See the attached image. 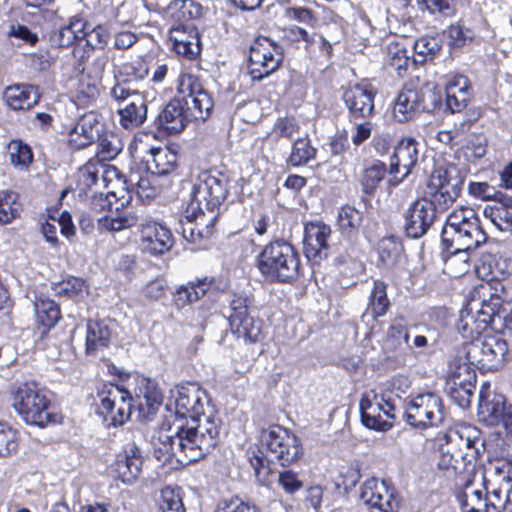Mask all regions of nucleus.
Returning a JSON list of instances; mask_svg holds the SVG:
<instances>
[{"instance_id":"obj_64","label":"nucleus","mask_w":512,"mask_h":512,"mask_svg":"<svg viewBox=\"0 0 512 512\" xmlns=\"http://www.w3.org/2000/svg\"><path fill=\"white\" fill-rule=\"evenodd\" d=\"M213 512H261L260 508L238 495L224 498L217 502Z\"/></svg>"},{"instance_id":"obj_20","label":"nucleus","mask_w":512,"mask_h":512,"mask_svg":"<svg viewBox=\"0 0 512 512\" xmlns=\"http://www.w3.org/2000/svg\"><path fill=\"white\" fill-rule=\"evenodd\" d=\"M144 458L135 442L128 443L116 454L110 473L123 483L131 484L141 475Z\"/></svg>"},{"instance_id":"obj_54","label":"nucleus","mask_w":512,"mask_h":512,"mask_svg":"<svg viewBox=\"0 0 512 512\" xmlns=\"http://www.w3.org/2000/svg\"><path fill=\"white\" fill-rule=\"evenodd\" d=\"M52 290L58 297H64L78 301L88 294V285L86 281L80 277L68 276L59 282L52 283Z\"/></svg>"},{"instance_id":"obj_33","label":"nucleus","mask_w":512,"mask_h":512,"mask_svg":"<svg viewBox=\"0 0 512 512\" xmlns=\"http://www.w3.org/2000/svg\"><path fill=\"white\" fill-rule=\"evenodd\" d=\"M441 246L444 273L452 278H460L470 271V251L476 248L458 247L457 244L450 246L449 243H441Z\"/></svg>"},{"instance_id":"obj_44","label":"nucleus","mask_w":512,"mask_h":512,"mask_svg":"<svg viewBox=\"0 0 512 512\" xmlns=\"http://www.w3.org/2000/svg\"><path fill=\"white\" fill-rule=\"evenodd\" d=\"M360 418L363 426L378 432H387L393 427V422L382 416L381 406L367 396H363L359 404Z\"/></svg>"},{"instance_id":"obj_34","label":"nucleus","mask_w":512,"mask_h":512,"mask_svg":"<svg viewBox=\"0 0 512 512\" xmlns=\"http://www.w3.org/2000/svg\"><path fill=\"white\" fill-rule=\"evenodd\" d=\"M151 159L146 161L147 172L158 177L178 175L179 155L169 146L151 147L149 149Z\"/></svg>"},{"instance_id":"obj_41","label":"nucleus","mask_w":512,"mask_h":512,"mask_svg":"<svg viewBox=\"0 0 512 512\" xmlns=\"http://www.w3.org/2000/svg\"><path fill=\"white\" fill-rule=\"evenodd\" d=\"M476 378L475 372L468 371L465 378H461V374H458L447 382L448 396L459 407H470L476 389Z\"/></svg>"},{"instance_id":"obj_36","label":"nucleus","mask_w":512,"mask_h":512,"mask_svg":"<svg viewBox=\"0 0 512 512\" xmlns=\"http://www.w3.org/2000/svg\"><path fill=\"white\" fill-rule=\"evenodd\" d=\"M87 19L80 15H74L68 22L50 34V41L58 48H69L83 42Z\"/></svg>"},{"instance_id":"obj_4","label":"nucleus","mask_w":512,"mask_h":512,"mask_svg":"<svg viewBox=\"0 0 512 512\" xmlns=\"http://www.w3.org/2000/svg\"><path fill=\"white\" fill-rule=\"evenodd\" d=\"M254 265L269 283L293 284L303 276L300 252L284 238H276L263 245L255 256Z\"/></svg>"},{"instance_id":"obj_55","label":"nucleus","mask_w":512,"mask_h":512,"mask_svg":"<svg viewBox=\"0 0 512 512\" xmlns=\"http://www.w3.org/2000/svg\"><path fill=\"white\" fill-rule=\"evenodd\" d=\"M389 50V67L403 78L408 75L411 68H417L415 57L409 55L408 50L399 43L391 44Z\"/></svg>"},{"instance_id":"obj_63","label":"nucleus","mask_w":512,"mask_h":512,"mask_svg":"<svg viewBox=\"0 0 512 512\" xmlns=\"http://www.w3.org/2000/svg\"><path fill=\"white\" fill-rule=\"evenodd\" d=\"M70 58L67 61V69L71 75L79 76L84 74L89 59L91 58L94 50L86 47L85 43H80L71 47Z\"/></svg>"},{"instance_id":"obj_21","label":"nucleus","mask_w":512,"mask_h":512,"mask_svg":"<svg viewBox=\"0 0 512 512\" xmlns=\"http://www.w3.org/2000/svg\"><path fill=\"white\" fill-rule=\"evenodd\" d=\"M360 498L371 509L380 512H393L398 508L397 493L393 485L375 477L365 480L361 487Z\"/></svg>"},{"instance_id":"obj_32","label":"nucleus","mask_w":512,"mask_h":512,"mask_svg":"<svg viewBox=\"0 0 512 512\" xmlns=\"http://www.w3.org/2000/svg\"><path fill=\"white\" fill-rule=\"evenodd\" d=\"M215 283V277L208 275L188 281L186 284L177 287L172 295V303L177 309H182L198 302L206 296Z\"/></svg>"},{"instance_id":"obj_23","label":"nucleus","mask_w":512,"mask_h":512,"mask_svg":"<svg viewBox=\"0 0 512 512\" xmlns=\"http://www.w3.org/2000/svg\"><path fill=\"white\" fill-rule=\"evenodd\" d=\"M445 438L446 444L440 447L437 465L441 470H452L455 474L461 473L465 469L464 461L467 456L463 448L470 449L473 440L469 437L464 439L457 430H449Z\"/></svg>"},{"instance_id":"obj_9","label":"nucleus","mask_w":512,"mask_h":512,"mask_svg":"<svg viewBox=\"0 0 512 512\" xmlns=\"http://www.w3.org/2000/svg\"><path fill=\"white\" fill-rule=\"evenodd\" d=\"M463 180L452 175V170L445 165L435 166L429 175L423 199L429 202L436 211H447L460 196Z\"/></svg>"},{"instance_id":"obj_18","label":"nucleus","mask_w":512,"mask_h":512,"mask_svg":"<svg viewBox=\"0 0 512 512\" xmlns=\"http://www.w3.org/2000/svg\"><path fill=\"white\" fill-rule=\"evenodd\" d=\"M139 235L143 251L152 256L163 255L174 245L170 228L152 218L145 219L139 225Z\"/></svg>"},{"instance_id":"obj_10","label":"nucleus","mask_w":512,"mask_h":512,"mask_svg":"<svg viewBox=\"0 0 512 512\" xmlns=\"http://www.w3.org/2000/svg\"><path fill=\"white\" fill-rule=\"evenodd\" d=\"M177 95L173 98L183 99L188 106L190 115L195 120H207L214 108V99L210 91L205 87L201 76L192 72H181L177 79Z\"/></svg>"},{"instance_id":"obj_3","label":"nucleus","mask_w":512,"mask_h":512,"mask_svg":"<svg viewBox=\"0 0 512 512\" xmlns=\"http://www.w3.org/2000/svg\"><path fill=\"white\" fill-rule=\"evenodd\" d=\"M11 406L21 420L40 429L62 424L64 416L54 404L49 391L34 380L14 385Z\"/></svg>"},{"instance_id":"obj_56","label":"nucleus","mask_w":512,"mask_h":512,"mask_svg":"<svg viewBox=\"0 0 512 512\" xmlns=\"http://www.w3.org/2000/svg\"><path fill=\"white\" fill-rule=\"evenodd\" d=\"M317 33H309L305 28L298 25H290L283 30L282 40L288 47H298L300 42H303L304 49L307 54L315 55Z\"/></svg>"},{"instance_id":"obj_2","label":"nucleus","mask_w":512,"mask_h":512,"mask_svg":"<svg viewBox=\"0 0 512 512\" xmlns=\"http://www.w3.org/2000/svg\"><path fill=\"white\" fill-rule=\"evenodd\" d=\"M196 426L178 427L174 436H166L163 442L165 453L175 456L182 466L196 463L211 453L217 446L221 421L215 417L195 420Z\"/></svg>"},{"instance_id":"obj_42","label":"nucleus","mask_w":512,"mask_h":512,"mask_svg":"<svg viewBox=\"0 0 512 512\" xmlns=\"http://www.w3.org/2000/svg\"><path fill=\"white\" fill-rule=\"evenodd\" d=\"M3 97L7 105L14 110H29L40 100L38 88L30 84L8 86Z\"/></svg>"},{"instance_id":"obj_29","label":"nucleus","mask_w":512,"mask_h":512,"mask_svg":"<svg viewBox=\"0 0 512 512\" xmlns=\"http://www.w3.org/2000/svg\"><path fill=\"white\" fill-rule=\"evenodd\" d=\"M490 396V383L485 382L479 391L478 417L487 425L504 424L506 415L511 413L507 411L505 398L498 394Z\"/></svg>"},{"instance_id":"obj_51","label":"nucleus","mask_w":512,"mask_h":512,"mask_svg":"<svg viewBox=\"0 0 512 512\" xmlns=\"http://www.w3.org/2000/svg\"><path fill=\"white\" fill-rule=\"evenodd\" d=\"M317 148L313 146L308 136L296 139L291 146V151L286 159L289 167H301L315 160Z\"/></svg>"},{"instance_id":"obj_47","label":"nucleus","mask_w":512,"mask_h":512,"mask_svg":"<svg viewBox=\"0 0 512 512\" xmlns=\"http://www.w3.org/2000/svg\"><path fill=\"white\" fill-rule=\"evenodd\" d=\"M404 252L401 240L396 236H387L378 244V266L390 270L396 267Z\"/></svg>"},{"instance_id":"obj_35","label":"nucleus","mask_w":512,"mask_h":512,"mask_svg":"<svg viewBox=\"0 0 512 512\" xmlns=\"http://www.w3.org/2000/svg\"><path fill=\"white\" fill-rule=\"evenodd\" d=\"M418 142L412 138H403L395 146L394 153L391 156L390 175H396L400 172L401 168L404 170L400 181L411 173V170L418 162Z\"/></svg>"},{"instance_id":"obj_17","label":"nucleus","mask_w":512,"mask_h":512,"mask_svg":"<svg viewBox=\"0 0 512 512\" xmlns=\"http://www.w3.org/2000/svg\"><path fill=\"white\" fill-rule=\"evenodd\" d=\"M114 174L116 181L113 188L106 194H94L90 200V211L94 214H102L104 212H113V206L121 202L122 206H127L132 201L128 181L124 175H120L114 166H108L105 170L104 180H107L108 174Z\"/></svg>"},{"instance_id":"obj_39","label":"nucleus","mask_w":512,"mask_h":512,"mask_svg":"<svg viewBox=\"0 0 512 512\" xmlns=\"http://www.w3.org/2000/svg\"><path fill=\"white\" fill-rule=\"evenodd\" d=\"M493 321L494 316L483 308L476 315L467 313L465 316H461L458 330L467 341V347L470 344L480 342V337L490 328Z\"/></svg>"},{"instance_id":"obj_60","label":"nucleus","mask_w":512,"mask_h":512,"mask_svg":"<svg viewBox=\"0 0 512 512\" xmlns=\"http://www.w3.org/2000/svg\"><path fill=\"white\" fill-rule=\"evenodd\" d=\"M422 11H427L436 19L452 18L457 13V0H416Z\"/></svg>"},{"instance_id":"obj_45","label":"nucleus","mask_w":512,"mask_h":512,"mask_svg":"<svg viewBox=\"0 0 512 512\" xmlns=\"http://www.w3.org/2000/svg\"><path fill=\"white\" fill-rule=\"evenodd\" d=\"M128 206H122L121 202H118L113 208L115 215H103L98 218L99 225L111 232H119L135 226L138 217Z\"/></svg>"},{"instance_id":"obj_5","label":"nucleus","mask_w":512,"mask_h":512,"mask_svg":"<svg viewBox=\"0 0 512 512\" xmlns=\"http://www.w3.org/2000/svg\"><path fill=\"white\" fill-rule=\"evenodd\" d=\"M152 76L149 81L153 86L162 85L168 75L169 66L164 60L147 52L138 54L130 60L115 65L113 68L114 85L110 90L111 97L118 103H123L130 98L131 94L140 92L136 86Z\"/></svg>"},{"instance_id":"obj_48","label":"nucleus","mask_w":512,"mask_h":512,"mask_svg":"<svg viewBox=\"0 0 512 512\" xmlns=\"http://www.w3.org/2000/svg\"><path fill=\"white\" fill-rule=\"evenodd\" d=\"M100 95L99 83L90 75H79L72 99L77 107L87 108L93 106Z\"/></svg>"},{"instance_id":"obj_7","label":"nucleus","mask_w":512,"mask_h":512,"mask_svg":"<svg viewBox=\"0 0 512 512\" xmlns=\"http://www.w3.org/2000/svg\"><path fill=\"white\" fill-rule=\"evenodd\" d=\"M259 442L267 456L281 467L298 464L304 457L302 439L292 430L280 424H271L260 431Z\"/></svg>"},{"instance_id":"obj_58","label":"nucleus","mask_w":512,"mask_h":512,"mask_svg":"<svg viewBox=\"0 0 512 512\" xmlns=\"http://www.w3.org/2000/svg\"><path fill=\"white\" fill-rule=\"evenodd\" d=\"M102 165L95 159L90 158L76 172L75 190L79 196L86 195L87 192L98 182L99 168Z\"/></svg>"},{"instance_id":"obj_25","label":"nucleus","mask_w":512,"mask_h":512,"mask_svg":"<svg viewBox=\"0 0 512 512\" xmlns=\"http://www.w3.org/2000/svg\"><path fill=\"white\" fill-rule=\"evenodd\" d=\"M168 39L172 51L189 61L196 60L201 54V35L198 26L169 27Z\"/></svg>"},{"instance_id":"obj_50","label":"nucleus","mask_w":512,"mask_h":512,"mask_svg":"<svg viewBox=\"0 0 512 512\" xmlns=\"http://www.w3.org/2000/svg\"><path fill=\"white\" fill-rule=\"evenodd\" d=\"M123 149L121 138L112 131H103L97 139V151L92 159L101 165L115 159Z\"/></svg>"},{"instance_id":"obj_31","label":"nucleus","mask_w":512,"mask_h":512,"mask_svg":"<svg viewBox=\"0 0 512 512\" xmlns=\"http://www.w3.org/2000/svg\"><path fill=\"white\" fill-rule=\"evenodd\" d=\"M203 14L201 4L194 0H172L164 10L170 27L197 26Z\"/></svg>"},{"instance_id":"obj_14","label":"nucleus","mask_w":512,"mask_h":512,"mask_svg":"<svg viewBox=\"0 0 512 512\" xmlns=\"http://www.w3.org/2000/svg\"><path fill=\"white\" fill-rule=\"evenodd\" d=\"M331 226L322 220H310L303 224V254L311 266H320L329 257Z\"/></svg>"},{"instance_id":"obj_24","label":"nucleus","mask_w":512,"mask_h":512,"mask_svg":"<svg viewBox=\"0 0 512 512\" xmlns=\"http://www.w3.org/2000/svg\"><path fill=\"white\" fill-rule=\"evenodd\" d=\"M390 175V167L380 159L365 160L358 176L361 201L370 203L383 181Z\"/></svg>"},{"instance_id":"obj_26","label":"nucleus","mask_w":512,"mask_h":512,"mask_svg":"<svg viewBox=\"0 0 512 512\" xmlns=\"http://www.w3.org/2000/svg\"><path fill=\"white\" fill-rule=\"evenodd\" d=\"M424 110L425 97L422 90L418 89L413 82L405 83L393 105L394 118L399 123H405Z\"/></svg>"},{"instance_id":"obj_28","label":"nucleus","mask_w":512,"mask_h":512,"mask_svg":"<svg viewBox=\"0 0 512 512\" xmlns=\"http://www.w3.org/2000/svg\"><path fill=\"white\" fill-rule=\"evenodd\" d=\"M35 328L40 338H46L50 331L62 320L60 305L44 294H36L33 301Z\"/></svg>"},{"instance_id":"obj_59","label":"nucleus","mask_w":512,"mask_h":512,"mask_svg":"<svg viewBox=\"0 0 512 512\" xmlns=\"http://www.w3.org/2000/svg\"><path fill=\"white\" fill-rule=\"evenodd\" d=\"M157 512H186L180 487L165 486L161 489Z\"/></svg>"},{"instance_id":"obj_1","label":"nucleus","mask_w":512,"mask_h":512,"mask_svg":"<svg viewBox=\"0 0 512 512\" xmlns=\"http://www.w3.org/2000/svg\"><path fill=\"white\" fill-rule=\"evenodd\" d=\"M230 176L227 171L217 168L205 169L199 172L191 190V201L186 217L189 225L182 229L183 237L199 248L215 233L218 220V210L229 195Z\"/></svg>"},{"instance_id":"obj_13","label":"nucleus","mask_w":512,"mask_h":512,"mask_svg":"<svg viewBox=\"0 0 512 512\" xmlns=\"http://www.w3.org/2000/svg\"><path fill=\"white\" fill-rule=\"evenodd\" d=\"M507 354V341L497 335H485L480 342L466 347L468 362L485 372L499 370L504 365Z\"/></svg>"},{"instance_id":"obj_6","label":"nucleus","mask_w":512,"mask_h":512,"mask_svg":"<svg viewBox=\"0 0 512 512\" xmlns=\"http://www.w3.org/2000/svg\"><path fill=\"white\" fill-rule=\"evenodd\" d=\"M488 240L478 213L472 208H455L446 218L441 232V243L458 247L478 248Z\"/></svg>"},{"instance_id":"obj_30","label":"nucleus","mask_w":512,"mask_h":512,"mask_svg":"<svg viewBox=\"0 0 512 512\" xmlns=\"http://www.w3.org/2000/svg\"><path fill=\"white\" fill-rule=\"evenodd\" d=\"M482 301V308L492 316L499 315L503 305L512 301V295L502 279L481 282L475 289Z\"/></svg>"},{"instance_id":"obj_8","label":"nucleus","mask_w":512,"mask_h":512,"mask_svg":"<svg viewBox=\"0 0 512 512\" xmlns=\"http://www.w3.org/2000/svg\"><path fill=\"white\" fill-rule=\"evenodd\" d=\"M96 414L108 427H120L127 423L132 414V392L121 384L104 382L96 389Z\"/></svg>"},{"instance_id":"obj_27","label":"nucleus","mask_w":512,"mask_h":512,"mask_svg":"<svg viewBox=\"0 0 512 512\" xmlns=\"http://www.w3.org/2000/svg\"><path fill=\"white\" fill-rule=\"evenodd\" d=\"M436 209L426 200H415L405 214V232L408 237L420 238L427 233L436 217Z\"/></svg>"},{"instance_id":"obj_46","label":"nucleus","mask_w":512,"mask_h":512,"mask_svg":"<svg viewBox=\"0 0 512 512\" xmlns=\"http://www.w3.org/2000/svg\"><path fill=\"white\" fill-rule=\"evenodd\" d=\"M387 289L388 285L383 280L377 279L373 281V286L368 296L366 313H369L374 320L385 316L390 310L391 302Z\"/></svg>"},{"instance_id":"obj_40","label":"nucleus","mask_w":512,"mask_h":512,"mask_svg":"<svg viewBox=\"0 0 512 512\" xmlns=\"http://www.w3.org/2000/svg\"><path fill=\"white\" fill-rule=\"evenodd\" d=\"M232 335L246 344H256L264 341V321L259 317L246 315L228 322Z\"/></svg>"},{"instance_id":"obj_49","label":"nucleus","mask_w":512,"mask_h":512,"mask_svg":"<svg viewBox=\"0 0 512 512\" xmlns=\"http://www.w3.org/2000/svg\"><path fill=\"white\" fill-rule=\"evenodd\" d=\"M132 176L130 175L129 179L126 178L130 194L135 192L142 202H150L162 193L163 188L158 184V176L147 172L146 175L138 177L136 182Z\"/></svg>"},{"instance_id":"obj_19","label":"nucleus","mask_w":512,"mask_h":512,"mask_svg":"<svg viewBox=\"0 0 512 512\" xmlns=\"http://www.w3.org/2000/svg\"><path fill=\"white\" fill-rule=\"evenodd\" d=\"M205 392L195 382H186L176 386L175 394V413L182 418H190L192 421L203 420L204 417V398Z\"/></svg>"},{"instance_id":"obj_57","label":"nucleus","mask_w":512,"mask_h":512,"mask_svg":"<svg viewBox=\"0 0 512 512\" xmlns=\"http://www.w3.org/2000/svg\"><path fill=\"white\" fill-rule=\"evenodd\" d=\"M22 203L17 192L7 189L0 191V224L6 225L20 217Z\"/></svg>"},{"instance_id":"obj_52","label":"nucleus","mask_w":512,"mask_h":512,"mask_svg":"<svg viewBox=\"0 0 512 512\" xmlns=\"http://www.w3.org/2000/svg\"><path fill=\"white\" fill-rule=\"evenodd\" d=\"M111 332L101 321L89 322L86 333V353L95 354L98 350L107 348L110 344Z\"/></svg>"},{"instance_id":"obj_61","label":"nucleus","mask_w":512,"mask_h":512,"mask_svg":"<svg viewBox=\"0 0 512 512\" xmlns=\"http://www.w3.org/2000/svg\"><path fill=\"white\" fill-rule=\"evenodd\" d=\"M440 41L436 37L424 36L416 40L413 49L418 65L432 61L441 51Z\"/></svg>"},{"instance_id":"obj_12","label":"nucleus","mask_w":512,"mask_h":512,"mask_svg":"<svg viewBox=\"0 0 512 512\" xmlns=\"http://www.w3.org/2000/svg\"><path fill=\"white\" fill-rule=\"evenodd\" d=\"M284 59L282 47L266 36H257L249 49L248 74L261 81L277 71Z\"/></svg>"},{"instance_id":"obj_43","label":"nucleus","mask_w":512,"mask_h":512,"mask_svg":"<svg viewBox=\"0 0 512 512\" xmlns=\"http://www.w3.org/2000/svg\"><path fill=\"white\" fill-rule=\"evenodd\" d=\"M363 222V213L354 206L345 204L338 209L336 218L337 231L343 238L353 240L359 235Z\"/></svg>"},{"instance_id":"obj_37","label":"nucleus","mask_w":512,"mask_h":512,"mask_svg":"<svg viewBox=\"0 0 512 512\" xmlns=\"http://www.w3.org/2000/svg\"><path fill=\"white\" fill-rule=\"evenodd\" d=\"M446 105L452 113L463 111L472 97V85L467 76H452L445 85Z\"/></svg>"},{"instance_id":"obj_11","label":"nucleus","mask_w":512,"mask_h":512,"mask_svg":"<svg viewBox=\"0 0 512 512\" xmlns=\"http://www.w3.org/2000/svg\"><path fill=\"white\" fill-rule=\"evenodd\" d=\"M404 419L413 428L437 427L445 418L442 398L432 392L418 394L405 405Z\"/></svg>"},{"instance_id":"obj_62","label":"nucleus","mask_w":512,"mask_h":512,"mask_svg":"<svg viewBox=\"0 0 512 512\" xmlns=\"http://www.w3.org/2000/svg\"><path fill=\"white\" fill-rule=\"evenodd\" d=\"M446 32L450 45L457 48L465 46L468 42H472L476 36L475 29L468 25L463 18L449 25Z\"/></svg>"},{"instance_id":"obj_16","label":"nucleus","mask_w":512,"mask_h":512,"mask_svg":"<svg viewBox=\"0 0 512 512\" xmlns=\"http://www.w3.org/2000/svg\"><path fill=\"white\" fill-rule=\"evenodd\" d=\"M183 99L171 98L153 121L157 133L171 136L181 133L191 121H196Z\"/></svg>"},{"instance_id":"obj_38","label":"nucleus","mask_w":512,"mask_h":512,"mask_svg":"<svg viewBox=\"0 0 512 512\" xmlns=\"http://www.w3.org/2000/svg\"><path fill=\"white\" fill-rule=\"evenodd\" d=\"M131 99L123 107L118 108L119 124L125 130H133L142 126L147 120V101L141 92L131 94Z\"/></svg>"},{"instance_id":"obj_53","label":"nucleus","mask_w":512,"mask_h":512,"mask_svg":"<svg viewBox=\"0 0 512 512\" xmlns=\"http://www.w3.org/2000/svg\"><path fill=\"white\" fill-rule=\"evenodd\" d=\"M255 302L254 294L250 290L238 289L229 293V315L227 321L236 320L237 318L250 315V309Z\"/></svg>"},{"instance_id":"obj_22","label":"nucleus","mask_w":512,"mask_h":512,"mask_svg":"<svg viewBox=\"0 0 512 512\" xmlns=\"http://www.w3.org/2000/svg\"><path fill=\"white\" fill-rule=\"evenodd\" d=\"M132 396L133 404L137 406L139 415L144 419L154 416L163 402V393L158 383L144 375L135 377Z\"/></svg>"},{"instance_id":"obj_15","label":"nucleus","mask_w":512,"mask_h":512,"mask_svg":"<svg viewBox=\"0 0 512 512\" xmlns=\"http://www.w3.org/2000/svg\"><path fill=\"white\" fill-rule=\"evenodd\" d=\"M377 89L369 82L361 81L348 86L342 100L348 110L350 122L370 119L375 114V97Z\"/></svg>"}]
</instances>
